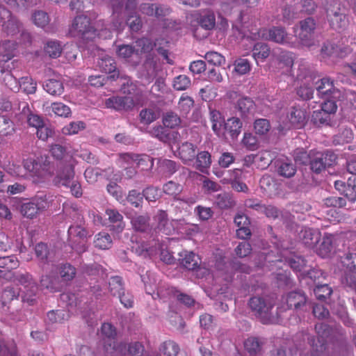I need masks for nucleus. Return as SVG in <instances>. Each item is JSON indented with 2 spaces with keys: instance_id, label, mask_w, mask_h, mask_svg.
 Instances as JSON below:
<instances>
[{
  "instance_id": "obj_1",
  "label": "nucleus",
  "mask_w": 356,
  "mask_h": 356,
  "mask_svg": "<svg viewBox=\"0 0 356 356\" xmlns=\"http://www.w3.org/2000/svg\"><path fill=\"white\" fill-rule=\"evenodd\" d=\"M275 305V301L268 296H255L248 300L252 312L263 324L279 323L280 315Z\"/></svg>"
},
{
  "instance_id": "obj_2",
  "label": "nucleus",
  "mask_w": 356,
  "mask_h": 356,
  "mask_svg": "<svg viewBox=\"0 0 356 356\" xmlns=\"http://www.w3.org/2000/svg\"><path fill=\"white\" fill-rule=\"evenodd\" d=\"M84 220L75 222L70 226L67 233L72 248L78 254H82L87 250L86 243L88 238L91 236L90 232L83 226Z\"/></svg>"
},
{
  "instance_id": "obj_3",
  "label": "nucleus",
  "mask_w": 356,
  "mask_h": 356,
  "mask_svg": "<svg viewBox=\"0 0 356 356\" xmlns=\"http://www.w3.org/2000/svg\"><path fill=\"white\" fill-rule=\"evenodd\" d=\"M315 330L317 337L310 334L307 335V339L311 346L310 353L307 356H323L325 350L326 338L330 334V326L323 323H318L315 325Z\"/></svg>"
},
{
  "instance_id": "obj_4",
  "label": "nucleus",
  "mask_w": 356,
  "mask_h": 356,
  "mask_svg": "<svg viewBox=\"0 0 356 356\" xmlns=\"http://www.w3.org/2000/svg\"><path fill=\"white\" fill-rule=\"evenodd\" d=\"M70 34L83 40H90L95 35V29L91 25L90 18L86 15H78L70 28Z\"/></svg>"
},
{
  "instance_id": "obj_5",
  "label": "nucleus",
  "mask_w": 356,
  "mask_h": 356,
  "mask_svg": "<svg viewBox=\"0 0 356 356\" xmlns=\"http://www.w3.org/2000/svg\"><path fill=\"white\" fill-rule=\"evenodd\" d=\"M311 156L310 170L316 174H320L326 168L332 166L337 159V154L330 150L325 152L312 150Z\"/></svg>"
},
{
  "instance_id": "obj_6",
  "label": "nucleus",
  "mask_w": 356,
  "mask_h": 356,
  "mask_svg": "<svg viewBox=\"0 0 356 356\" xmlns=\"http://www.w3.org/2000/svg\"><path fill=\"white\" fill-rule=\"evenodd\" d=\"M342 263L346 270L341 282L344 286L354 290L356 293V253L346 254Z\"/></svg>"
},
{
  "instance_id": "obj_7",
  "label": "nucleus",
  "mask_w": 356,
  "mask_h": 356,
  "mask_svg": "<svg viewBox=\"0 0 356 356\" xmlns=\"http://www.w3.org/2000/svg\"><path fill=\"white\" fill-rule=\"evenodd\" d=\"M300 31L298 38L300 43L305 47H311L314 45V31L316 22L313 17H309L299 22Z\"/></svg>"
},
{
  "instance_id": "obj_8",
  "label": "nucleus",
  "mask_w": 356,
  "mask_h": 356,
  "mask_svg": "<svg viewBox=\"0 0 356 356\" xmlns=\"http://www.w3.org/2000/svg\"><path fill=\"white\" fill-rule=\"evenodd\" d=\"M314 86L321 98L341 99L343 97L341 90L334 86V81L329 77L318 79L314 82Z\"/></svg>"
},
{
  "instance_id": "obj_9",
  "label": "nucleus",
  "mask_w": 356,
  "mask_h": 356,
  "mask_svg": "<svg viewBox=\"0 0 356 356\" xmlns=\"http://www.w3.org/2000/svg\"><path fill=\"white\" fill-rule=\"evenodd\" d=\"M192 22L195 23L197 27L193 29V33L195 37H197V31L199 26L206 31H211L216 28V15L212 10H204L202 11H197L192 15Z\"/></svg>"
},
{
  "instance_id": "obj_10",
  "label": "nucleus",
  "mask_w": 356,
  "mask_h": 356,
  "mask_svg": "<svg viewBox=\"0 0 356 356\" xmlns=\"http://www.w3.org/2000/svg\"><path fill=\"white\" fill-rule=\"evenodd\" d=\"M48 207V202L44 197H36L29 202L21 205V213L28 218L32 219L37 216L40 211H42Z\"/></svg>"
},
{
  "instance_id": "obj_11",
  "label": "nucleus",
  "mask_w": 356,
  "mask_h": 356,
  "mask_svg": "<svg viewBox=\"0 0 356 356\" xmlns=\"http://www.w3.org/2000/svg\"><path fill=\"white\" fill-rule=\"evenodd\" d=\"M157 59L155 54H148L142 65L140 76L147 83H149L156 77L158 72Z\"/></svg>"
},
{
  "instance_id": "obj_12",
  "label": "nucleus",
  "mask_w": 356,
  "mask_h": 356,
  "mask_svg": "<svg viewBox=\"0 0 356 356\" xmlns=\"http://www.w3.org/2000/svg\"><path fill=\"white\" fill-rule=\"evenodd\" d=\"M107 108H113L117 111H130L135 106V102L131 97H111L105 102Z\"/></svg>"
},
{
  "instance_id": "obj_13",
  "label": "nucleus",
  "mask_w": 356,
  "mask_h": 356,
  "mask_svg": "<svg viewBox=\"0 0 356 356\" xmlns=\"http://www.w3.org/2000/svg\"><path fill=\"white\" fill-rule=\"evenodd\" d=\"M286 302L289 309L304 311L308 303L307 297L302 290L293 291L287 293Z\"/></svg>"
},
{
  "instance_id": "obj_14",
  "label": "nucleus",
  "mask_w": 356,
  "mask_h": 356,
  "mask_svg": "<svg viewBox=\"0 0 356 356\" xmlns=\"http://www.w3.org/2000/svg\"><path fill=\"white\" fill-rule=\"evenodd\" d=\"M262 38L278 44L289 42V36L286 29L282 26H273L268 29L262 31Z\"/></svg>"
},
{
  "instance_id": "obj_15",
  "label": "nucleus",
  "mask_w": 356,
  "mask_h": 356,
  "mask_svg": "<svg viewBox=\"0 0 356 356\" xmlns=\"http://www.w3.org/2000/svg\"><path fill=\"white\" fill-rule=\"evenodd\" d=\"M74 178V165L72 163H60L57 175L54 179L56 185L70 186Z\"/></svg>"
},
{
  "instance_id": "obj_16",
  "label": "nucleus",
  "mask_w": 356,
  "mask_h": 356,
  "mask_svg": "<svg viewBox=\"0 0 356 356\" xmlns=\"http://www.w3.org/2000/svg\"><path fill=\"white\" fill-rule=\"evenodd\" d=\"M239 116L243 119H248L252 116L256 111V104L252 98L243 97L239 98L234 106Z\"/></svg>"
},
{
  "instance_id": "obj_17",
  "label": "nucleus",
  "mask_w": 356,
  "mask_h": 356,
  "mask_svg": "<svg viewBox=\"0 0 356 356\" xmlns=\"http://www.w3.org/2000/svg\"><path fill=\"white\" fill-rule=\"evenodd\" d=\"M98 65L101 70L108 74L106 76L110 78L111 81H115L119 78H124V76L122 75L120 70L117 68L115 60L110 56H104L99 58Z\"/></svg>"
},
{
  "instance_id": "obj_18",
  "label": "nucleus",
  "mask_w": 356,
  "mask_h": 356,
  "mask_svg": "<svg viewBox=\"0 0 356 356\" xmlns=\"http://www.w3.org/2000/svg\"><path fill=\"white\" fill-rule=\"evenodd\" d=\"M179 264L188 270H196L200 268L201 259L193 252L184 250L179 254Z\"/></svg>"
},
{
  "instance_id": "obj_19",
  "label": "nucleus",
  "mask_w": 356,
  "mask_h": 356,
  "mask_svg": "<svg viewBox=\"0 0 356 356\" xmlns=\"http://www.w3.org/2000/svg\"><path fill=\"white\" fill-rule=\"evenodd\" d=\"M275 172L281 177L291 178L297 171L296 164L288 159H277L275 163Z\"/></svg>"
},
{
  "instance_id": "obj_20",
  "label": "nucleus",
  "mask_w": 356,
  "mask_h": 356,
  "mask_svg": "<svg viewBox=\"0 0 356 356\" xmlns=\"http://www.w3.org/2000/svg\"><path fill=\"white\" fill-rule=\"evenodd\" d=\"M131 223L133 229L138 232L147 233L152 229L148 213L135 215L131 218Z\"/></svg>"
},
{
  "instance_id": "obj_21",
  "label": "nucleus",
  "mask_w": 356,
  "mask_h": 356,
  "mask_svg": "<svg viewBox=\"0 0 356 356\" xmlns=\"http://www.w3.org/2000/svg\"><path fill=\"white\" fill-rule=\"evenodd\" d=\"M106 213L109 222L113 223L109 225L110 230L116 234L121 233L125 227L123 216L115 209H107Z\"/></svg>"
},
{
  "instance_id": "obj_22",
  "label": "nucleus",
  "mask_w": 356,
  "mask_h": 356,
  "mask_svg": "<svg viewBox=\"0 0 356 356\" xmlns=\"http://www.w3.org/2000/svg\"><path fill=\"white\" fill-rule=\"evenodd\" d=\"M223 127L232 140H236L241 133L243 122L239 118L232 117L224 123Z\"/></svg>"
},
{
  "instance_id": "obj_23",
  "label": "nucleus",
  "mask_w": 356,
  "mask_h": 356,
  "mask_svg": "<svg viewBox=\"0 0 356 356\" xmlns=\"http://www.w3.org/2000/svg\"><path fill=\"white\" fill-rule=\"evenodd\" d=\"M300 238L306 246L313 248L319 242L321 233L318 230L307 228L300 232Z\"/></svg>"
},
{
  "instance_id": "obj_24",
  "label": "nucleus",
  "mask_w": 356,
  "mask_h": 356,
  "mask_svg": "<svg viewBox=\"0 0 356 356\" xmlns=\"http://www.w3.org/2000/svg\"><path fill=\"white\" fill-rule=\"evenodd\" d=\"M287 117L291 125L297 129L303 127L306 123V113L300 108L292 107Z\"/></svg>"
},
{
  "instance_id": "obj_25",
  "label": "nucleus",
  "mask_w": 356,
  "mask_h": 356,
  "mask_svg": "<svg viewBox=\"0 0 356 356\" xmlns=\"http://www.w3.org/2000/svg\"><path fill=\"white\" fill-rule=\"evenodd\" d=\"M197 152V146L191 143L184 142L179 147V157L186 163L192 161L195 159Z\"/></svg>"
},
{
  "instance_id": "obj_26",
  "label": "nucleus",
  "mask_w": 356,
  "mask_h": 356,
  "mask_svg": "<svg viewBox=\"0 0 356 356\" xmlns=\"http://www.w3.org/2000/svg\"><path fill=\"white\" fill-rule=\"evenodd\" d=\"M5 18H8V19L2 25V30L4 33H6L8 35H15L20 33L22 28V24L16 17L13 16L10 13L9 16H5L1 19Z\"/></svg>"
},
{
  "instance_id": "obj_27",
  "label": "nucleus",
  "mask_w": 356,
  "mask_h": 356,
  "mask_svg": "<svg viewBox=\"0 0 356 356\" xmlns=\"http://www.w3.org/2000/svg\"><path fill=\"white\" fill-rule=\"evenodd\" d=\"M334 236L331 234H325L323 236L319 247L317 249V254L321 257H326L333 250V241Z\"/></svg>"
},
{
  "instance_id": "obj_28",
  "label": "nucleus",
  "mask_w": 356,
  "mask_h": 356,
  "mask_svg": "<svg viewBox=\"0 0 356 356\" xmlns=\"http://www.w3.org/2000/svg\"><path fill=\"white\" fill-rule=\"evenodd\" d=\"M40 286L49 290L50 292L58 291L60 284L58 277L51 275H42L40 280Z\"/></svg>"
},
{
  "instance_id": "obj_29",
  "label": "nucleus",
  "mask_w": 356,
  "mask_h": 356,
  "mask_svg": "<svg viewBox=\"0 0 356 356\" xmlns=\"http://www.w3.org/2000/svg\"><path fill=\"white\" fill-rule=\"evenodd\" d=\"M44 89L53 96H60L64 92L63 83L61 81L50 79L43 84Z\"/></svg>"
},
{
  "instance_id": "obj_30",
  "label": "nucleus",
  "mask_w": 356,
  "mask_h": 356,
  "mask_svg": "<svg viewBox=\"0 0 356 356\" xmlns=\"http://www.w3.org/2000/svg\"><path fill=\"white\" fill-rule=\"evenodd\" d=\"M19 289L17 287L8 286L3 289L1 293V302L3 307L11 302H18Z\"/></svg>"
},
{
  "instance_id": "obj_31",
  "label": "nucleus",
  "mask_w": 356,
  "mask_h": 356,
  "mask_svg": "<svg viewBox=\"0 0 356 356\" xmlns=\"http://www.w3.org/2000/svg\"><path fill=\"white\" fill-rule=\"evenodd\" d=\"M35 252L36 257L40 260L39 265L40 268L44 270L46 266L49 264V252L48 246L44 243H39L35 247Z\"/></svg>"
},
{
  "instance_id": "obj_32",
  "label": "nucleus",
  "mask_w": 356,
  "mask_h": 356,
  "mask_svg": "<svg viewBox=\"0 0 356 356\" xmlns=\"http://www.w3.org/2000/svg\"><path fill=\"white\" fill-rule=\"evenodd\" d=\"M15 44L10 40L3 42L0 46V62L6 63L14 56Z\"/></svg>"
},
{
  "instance_id": "obj_33",
  "label": "nucleus",
  "mask_w": 356,
  "mask_h": 356,
  "mask_svg": "<svg viewBox=\"0 0 356 356\" xmlns=\"http://www.w3.org/2000/svg\"><path fill=\"white\" fill-rule=\"evenodd\" d=\"M156 46L150 39L147 38H142L138 39L135 42V51L136 54H153L152 51Z\"/></svg>"
},
{
  "instance_id": "obj_34",
  "label": "nucleus",
  "mask_w": 356,
  "mask_h": 356,
  "mask_svg": "<svg viewBox=\"0 0 356 356\" xmlns=\"http://www.w3.org/2000/svg\"><path fill=\"white\" fill-rule=\"evenodd\" d=\"M353 139V134L350 129H341L338 134H335L332 138V143L334 145H343L349 143Z\"/></svg>"
},
{
  "instance_id": "obj_35",
  "label": "nucleus",
  "mask_w": 356,
  "mask_h": 356,
  "mask_svg": "<svg viewBox=\"0 0 356 356\" xmlns=\"http://www.w3.org/2000/svg\"><path fill=\"white\" fill-rule=\"evenodd\" d=\"M263 343L257 337H249L244 342L245 350L251 355L261 353Z\"/></svg>"
},
{
  "instance_id": "obj_36",
  "label": "nucleus",
  "mask_w": 356,
  "mask_h": 356,
  "mask_svg": "<svg viewBox=\"0 0 356 356\" xmlns=\"http://www.w3.org/2000/svg\"><path fill=\"white\" fill-rule=\"evenodd\" d=\"M155 220L157 221L156 229L165 234L170 232V225L168 217V213L165 211L159 210L155 216Z\"/></svg>"
},
{
  "instance_id": "obj_37",
  "label": "nucleus",
  "mask_w": 356,
  "mask_h": 356,
  "mask_svg": "<svg viewBox=\"0 0 356 356\" xmlns=\"http://www.w3.org/2000/svg\"><path fill=\"white\" fill-rule=\"evenodd\" d=\"M108 289L112 296H120L124 291L122 278L118 275L111 277L108 281Z\"/></svg>"
},
{
  "instance_id": "obj_38",
  "label": "nucleus",
  "mask_w": 356,
  "mask_h": 356,
  "mask_svg": "<svg viewBox=\"0 0 356 356\" xmlns=\"http://www.w3.org/2000/svg\"><path fill=\"white\" fill-rule=\"evenodd\" d=\"M270 53L269 46L264 42H257L252 49V56L256 60H264L267 58Z\"/></svg>"
},
{
  "instance_id": "obj_39",
  "label": "nucleus",
  "mask_w": 356,
  "mask_h": 356,
  "mask_svg": "<svg viewBox=\"0 0 356 356\" xmlns=\"http://www.w3.org/2000/svg\"><path fill=\"white\" fill-rule=\"evenodd\" d=\"M215 203L221 209H227L232 208L236 202L232 195L228 193H221L216 195Z\"/></svg>"
},
{
  "instance_id": "obj_40",
  "label": "nucleus",
  "mask_w": 356,
  "mask_h": 356,
  "mask_svg": "<svg viewBox=\"0 0 356 356\" xmlns=\"http://www.w3.org/2000/svg\"><path fill=\"white\" fill-rule=\"evenodd\" d=\"M175 134L176 133H171L168 129H166L165 126L162 127L161 125L154 127L151 131V134L152 136L156 138L158 140L163 143H168Z\"/></svg>"
},
{
  "instance_id": "obj_41",
  "label": "nucleus",
  "mask_w": 356,
  "mask_h": 356,
  "mask_svg": "<svg viewBox=\"0 0 356 356\" xmlns=\"http://www.w3.org/2000/svg\"><path fill=\"white\" fill-rule=\"evenodd\" d=\"M311 120L314 124L318 127L329 125L331 122V116L321 109L316 110L313 112Z\"/></svg>"
},
{
  "instance_id": "obj_42",
  "label": "nucleus",
  "mask_w": 356,
  "mask_h": 356,
  "mask_svg": "<svg viewBox=\"0 0 356 356\" xmlns=\"http://www.w3.org/2000/svg\"><path fill=\"white\" fill-rule=\"evenodd\" d=\"M94 243L96 248L102 250H107L112 245V239L108 233L102 232L95 236Z\"/></svg>"
},
{
  "instance_id": "obj_43",
  "label": "nucleus",
  "mask_w": 356,
  "mask_h": 356,
  "mask_svg": "<svg viewBox=\"0 0 356 356\" xmlns=\"http://www.w3.org/2000/svg\"><path fill=\"white\" fill-rule=\"evenodd\" d=\"M131 160L136 162L137 165L144 170H152L154 166V159L147 154L132 156Z\"/></svg>"
},
{
  "instance_id": "obj_44",
  "label": "nucleus",
  "mask_w": 356,
  "mask_h": 356,
  "mask_svg": "<svg viewBox=\"0 0 356 356\" xmlns=\"http://www.w3.org/2000/svg\"><path fill=\"white\" fill-rule=\"evenodd\" d=\"M0 81L13 92H18L20 89L19 81L14 76L10 70L6 72V74L0 78Z\"/></svg>"
},
{
  "instance_id": "obj_45",
  "label": "nucleus",
  "mask_w": 356,
  "mask_h": 356,
  "mask_svg": "<svg viewBox=\"0 0 356 356\" xmlns=\"http://www.w3.org/2000/svg\"><path fill=\"white\" fill-rule=\"evenodd\" d=\"M210 119L212 122L213 131L218 135L224 126V123H225L222 114L216 110H211Z\"/></svg>"
},
{
  "instance_id": "obj_46",
  "label": "nucleus",
  "mask_w": 356,
  "mask_h": 356,
  "mask_svg": "<svg viewBox=\"0 0 356 356\" xmlns=\"http://www.w3.org/2000/svg\"><path fill=\"white\" fill-rule=\"evenodd\" d=\"M314 293L318 300L324 301L331 296L332 290L327 284L323 282L315 286Z\"/></svg>"
},
{
  "instance_id": "obj_47",
  "label": "nucleus",
  "mask_w": 356,
  "mask_h": 356,
  "mask_svg": "<svg viewBox=\"0 0 356 356\" xmlns=\"http://www.w3.org/2000/svg\"><path fill=\"white\" fill-rule=\"evenodd\" d=\"M326 13L327 19L336 17L340 14H346V9L338 0H333L326 8Z\"/></svg>"
},
{
  "instance_id": "obj_48",
  "label": "nucleus",
  "mask_w": 356,
  "mask_h": 356,
  "mask_svg": "<svg viewBox=\"0 0 356 356\" xmlns=\"http://www.w3.org/2000/svg\"><path fill=\"white\" fill-rule=\"evenodd\" d=\"M69 317L68 312L63 309L52 310L47 313V319L51 323H63Z\"/></svg>"
},
{
  "instance_id": "obj_49",
  "label": "nucleus",
  "mask_w": 356,
  "mask_h": 356,
  "mask_svg": "<svg viewBox=\"0 0 356 356\" xmlns=\"http://www.w3.org/2000/svg\"><path fill=\"white\" fill-rule=\"evenodd\" d=\"M305 278L310 279L315 286L324 282L326 274L321 269L312 268L305 275Z\"/></svg>"
},
{
  "instance_id": "obj_50",
  "label": "nucleus",
  "mask_w": 356,
  "mask_h": 356,
  "mask_svg": "<svg viewBox=\"0 0 356 356\" xmlns=\"http://www.w3.org/2000/svg\"><path fill=\"white\" fill-rule=\"evenodd\" d=\"M20 88L26 94H34L36 91L37 84L32 78L29 76L22 77L19 80Z\"/></svg>"
},
{
  "instance_id": "obj_51",
  "label": "nucleus",
  "mask_w": 356,
  "mask_h": 356,
  "mask_svg": "<svg viewBox=\"0 0 356 356\" xmlns=\"http://www.w3.org/2000/svg\"><path fill=\"white\" fill-rule=\"evenodd\" d=\"M15 132L14 123L6 116L0 115V134L11 135Z\"/></svg>"
},
{
  "instance_id": "obj_52",
  "label": "nucleus",
  "mask_w": 356,
  "mask_h": 356,
  "mask_svg": "<svg viewBox=\"0 0 356 356\" xmlns=\"http://www.w3.org/2000/svg\"><path fill=\"white\" fill-rule=\"evenodd\" d=\"M126 200L131 205L136 208H138L141 207L143 202V193H140L136 189H132L129 191Z\"/></svg>"
},
{
  "instance_id": "obj_53",
  "label": "nucleus",
  "mask_w": 356,
  "mask_h": 356,
  "mask_svg": "<svg viewBox=\"0 0 356 356\" xmlns=\"http://www.w3.org/2000/svg\"><path fill=\"white\" fill-rule=\"evenodd\" d=\"M163 123L165 127L174 129L181 124V119L174 112H167L163 118Z\"/></svg>"
},
{
  "instance_id": "obj_54",
  "label": "nucleus",
  "mask_w": 356,
  "mask_h": 356,
  "mask_svg": "<svg viewBox=\"0 0 356 356\" xmlns=\"http://www.w3.org/2000/svg\"><path fill=\"white\" fill-rule=\"evenodd\" d=\"M330 26L334 29L339 31L341 29H343L348 25V19L346 17V14H340L337 17H334L332 18L327 19Z\"/></svg>"
},
{
  "instance_id": "obj_55",
  "label": "nucleus",
  "mask_w": 356,
  "mask_h": 356,
  "mask_svg": "<svg viewBox=\"0 0 356 356\" xmlns=\"http://www.w3.org/2000/svg\"><path fill=\"white\" fill-rule=\"evenodd\" d=\"M127 24L133 31H138L142 27V19L137 12H130L127 19Z\"/></svg>"
},
{
  "instance_id": "obj_56",
  "label": "nucleus",
  "mask_w": 356,
  "mask_h": 356,
  "mask_svg": "<svg viewBox=\"0 0 356 356\" xmlns=\"http://www.w3.org/2000/svg\"><path fill=\"white\" fill-rule=\"evenodd\" d=\"M312 155V150H310L309 152L305 151L304 149H296L294 151V160L296 163H298L301 165H309L311 156Z\"/></svg>"
},
{
  "instance_id": "obj_57",
  "label": "nucleus",
  "mask_w": 356,
  "mask_h": 356,
  "mask_svg": "<svg viewBox=\"0 0 356 356\" xmlns=\"http://www.w3.org/2000/svg\"><path fill=\"white\" fill-rule=\"evenodd\" d=\"M160 351L168 356H176L179 351V346L172 341H167L162 343Z\"/></svg>"
},
{
  "instance_id": "obj_58",
  "label": "nucleus",
  "mask_w": 356,
  "mask_h": 356,
  "mask_svg": "<svg viewBox=\"0 0 356 356\" xmlns=\"http://www.w3.org/2000/svg\"><path fill=\"white\" fill-rule=\"evenodd\" d=\"M343 195L350 203H355L356 201V181H348V185L342 192Z\"/></svg>"
},
{
  "instance_id": "obj_59",
  "label": "nucleus",
  "mask_w": 356,
  "mask_h": 356,
  "mask_svg": "<svg viewBox=\"0 0 356 356\" xmlns=\"http://www.w3.org/2000/svg\"><path fill=\"white\" fill-rule=\"evenodd\" d=\"M46 54L51 58L59 57L62 52L60 44L56 41H49L44 47Z\"/></svg>"
},
{
  "instance_id": "obj_60",
  "label": "nucleus",
  "mask_w": 356,
  "mask_h": 356,
  "mask_svg": "<svg viewBox=\"0 0 356 356\" xmlns=\"http://www.w3.org/2000/svg\"><path fill=\"white\" fill-rule=\"evenodd\" d=\"M327 207L343 208L346 206V200L343 197L330 196L323 200Z\"/></svg>"
},
{
  "instance_id": "obj_61",
  "label": "nucleus",
  "mask_w": 356,
  "mask_h": 356,
  "mask_svg": "<svg viewBox=\"0 0 356 356\" xmlns=\"http://www.w3.org/2000/svg\"><path fill=\"white\" fill-rule=\"evenodd\" d=\"M296 94L301 99L307 101L313 97L314 90L312 86L305 83L296 89Z\"/></svg>"
},
{
  "instance_id": "obj_62",
  "label": "nucleus",
  "mask_w": 356,
  "mask_h": 356,
  "mask_svg": "<svg viewBox=\"0 0 356 356\" xmlns=\"http://www.w3.org/2000/svg\"><path fill=\"white\" fill-rule=\"evenodd\" d=\"M141 123L149 124L157 119V114L152 108L142 109L139 114Z\"/></svg>"
},
{
  "instance_id": "obj_63",
  "label": "nucleus",
  "mask_w": 356,
  "mask_h": 356,
  "mask_svg": "<svg viewBox=\"0 0 356 356\" xmlns=\"http://www.w3.org/2000/svg\"><path fill=\"white\" fill-rule=\"evenodd\" d=\"M195 158L197 167L200 169L207 168L211 165V154L208 152L203 151L198 154L196 153Z\"/></svg>"
},
{
  "instance_id": "obj_64",
  "label": "nucleus",
  "mask_w": 356,
  "mask_h": 356,
  "mask_svg": "<svg viewBox=\"0 0 356 356\" xmlns=\"http://www.w3.org/2000/svg\"><path fill=\"white\" fill-rule=\"evenodd\" d=\"M204 58L209 63L213 65L221 66L225 63L224 56L216 51L207 52L204 56Z\"/></svg>"
}]
</instances>
